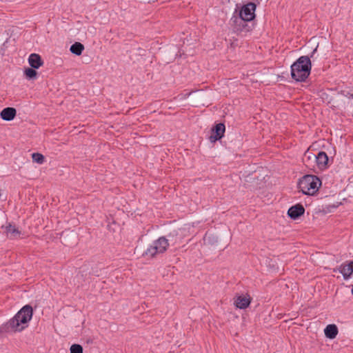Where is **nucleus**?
Listing matches in <instances>:
<instances>
[{"instance_id":"5701e85b","label":"nucleus","mask_w":353,"mask_h":353,"mask_svg":"<svg viewBox=\"0 0 353 353\" xmlns=\"http://www.w3.org/2000/svg\"><path fill=\"white\" fill-rule=\"evenodd\" d=\"M350 97L353 99V93L350 95Z\"/></svg>"},{"instance_id":"6e6552de","label":"nucleus","mask_w":353,"mask_h":353,"mask_svg":"<svg viewBox=\"0 0 353 353\" xmlns=\"http://www.w3.org/2000/svg\"><path fill=\"white\" fill-rule=\"evenodd\" d=\"M17 114L16 109L8 107L1 110L0 112L1 118L6 121H10L14 119Z\"/></svg>"},{"instance_id":"423d86ee","label":"nucleus","mask_w":353,"mask_h":353,"mask_svg":"<svg viewBox=\"0 0 353 353\" xmlns=\"http://www.w3.org/2000/svg\"><path fill=\"white\" fill-rule=\"evenodd\" d=\"M337 270L342 274L343 279L347 280L353 274V260L342 263Z\"/></svg>"},{"instance_id":"dca6fc26","label":"nucleus","mask_w":353,"mask_h":353,"mask_svg":"<svg viewBox=\"0 0 353 353\" xmlns=\"http://www.w3.org/2000/svg\"><path fill=\"white\" fill-rule=\"evenodd\" d=\"M83 50H84V46L79 42L74 43V44H72L70 46V52L72 54H76L77 56L81 55L82 54Z\"/></svg>"},{"instance_id":"9d476101","label":"nucleus","mask_w":353,"mask_h":353,"mask_svg":"<svg viewBox=\"0 0 353 353\" xmlns=\"http://www.w3.org/2000/svg\"><path fill=\"white\" fill-rule=\"evenodd\" d=\"M313 158L315 159L319 168L324 169L326 168L328 157L325 152H319L317 155L314 154Z\"/></svg>"},{"instance_id":"9b49d317","label":"nucleus","mask_w":353,"mask_h":353,"mask_svg":"<svg viewBox=\"0 0 353 353\" xmlns=\"http://www.w3.org/2000/svg\"><path fill=\"white\" fill-rule=\"evenodd\" d=\"M28 63L34 69H38L43 65V61L41 56L36 53H32L29 56Z\"/></svg>"},{"instance_id":"4be33fe9","label":"nucleus","mask_w":353,"mask_h":353,"mask_svg":"<svg viewBox=\"0 0 353 353\" xmlns=\"http://www.w3.org/2000/svg\"><path fill=\"white\" fill-rule=\"evenodd\" d=\"M351 293L353 294V288H352Z\"/></svg>"},{"instance_id":"1a4fd4ad","label":"nucleus","mask_w":353,"mask_h":353,"mask_svg":"<svg viewBox=\"0 0 353 353\" xmlns=\"http://www.w3.org/2000/svg\"><path fill=\"white\" fill-rule=\"evenodd\" d=\"M225 130V125L222 123L216 124L212 129V132L215 133V135L210 136V140L215 141L221 139L223 136Z\"/></svg>"},{"instance_id":"f03ea898","label":"nucleus","mask_w":353,"mask_h":353,"mask_svg":"<svg viewBox=\"0 0 353 353\" xmlns=\"http://www.w3.org/2000/svg\"><path fill=\"white\" fill-rule=\"evenodd\" d=\"M301 191L306 195H314L321 185V181L315 175L303 176L298 183Z\"/></svg>"},{"instance_id":"20e7f679","label":"nucleus","mask_w":353,"mask_h":353,"mask_svg":"<svg viewBox=\"0 0 353 353\" xmlns=\"http://www.w3.org/2000/svg\"><path fill=\"white\" fill-rule=\"evenodd\" d=\"M256 5L254 3L250 2L244 5L240 12L239 17L233 16L231 21L234 23L237 22L243 23V21H251L255 17Z\"/></svg>"},{"instance_id":"a211bd4d","label":"nucleus","mask_w":353,"mask_h":353,"mask_svg":"<svg viewBox=\"0 0 353 353\" xmlns=\"http://www.w3.org/2000/svg\"><path fill=\"white\" fill-rule=\"evenodd\" d=\"M32 161L37 163L42 164L45 161L44 156L39 152H35L32 154Z\"/></svg>"},{"instance_id":"aec40b11","label":"nucleus","mask_w":353,"mask_h":353,"mask_svg":"<svg viewBox=\"0 0 353 353\" xmlns=\"http://www.w3.org/2000/svg\"><path fill=\"white\" fill-rule=\"evenodd\" d=\"M70 353H83V347L79 344H73L70 347Z\"/></svg>"},{"instance_id":"f257e3e1","label":"nucleus","mask_w":353,"mask_h":353,"mask_svg":"<svg viewBox=\"0 0 353 353\" xmlns=\"http://www.w3.org/2000/svg\"><path fill=\"white\" fill-rule=\"evenodd\" d=\"M311 68L310 58L301 56L291 65V77L297 82L305 81L310 74Z\"/></svg>"},{"instance_id":"0eeeda50","label":"nucleus","mask_w":353,"mask_h":353,"mask_svg":"<svg viewBox=\"0 0 353 353\" xmlns=\"http://www.w3.org/2000/svg\"><path fill=\"white\" fill-rule=\"evenodd\" d=\"M305 212L304 207L298 203L295 205L290 207L288 211V215L293 220L297 219L299 216L303 215Z\"/></svg>"},{"instance_id":"6ab92c4d","label":"nucleus","mask_w":353,"mask_h":353,"mask_svg":"<svg viewBox=\"0 0 353 353\" xmlns=\"http://www.w3.org/2000/svg\"><path fill=\"white\" fill-rule=\"evenodd\" d=\"M246 22L248 21H243V23L237 22L236 23H233L234 29L236 32H242L244 28L247 26Z\"/></svg>"},{"instance_id":"f3484780","label":"nucleus","mask_w":353,"mask_h":353,"mask_svg":"<svg viewBox=\"0 0 353 353\" xmlns=\"http://www.w3.org/2000/svg\"><path fill=\"white\" fill-rule=\"evenodd\" d=\"M35 70L31 67L24 70V74L28 79H35L37 78V72Z\"/></svg>"},{"instance_id":"412c9836","label":"nucleus","mask_w":353,"mask_h":353,"mask_svg":"<svg viewBox=\"0 0 353 353\" xmlns=\"http://www.w3.org/2000/svg\"><path fill=\"white\" fill-rule=\"evenodd\" d=\"M191 94H192V92H188V94H184V95L182 97V99H185V98H186V97H189Z\"/></svg>"},{"instance_id":"39448f33","label":"nucleus","mask_w":353,"mask_h":353,"mask_svg":"<svg viewBox=\"0 0 353 353\" xmlns=\"http://www.w3.org/2000/svg\"><path fill=\"white\" fill-rule=\"evenodd\" d=\"M22 308L7 323L0 326V334L4 332H15L22 330Z\"/></svg>"},{"instance_id":"7ed1b4c3","label":"nucleus","mask_w":353,"mask_h":353,"mask_svg":"<svg viewBox=\"0 0 353 353\" xmlns=\"http://www.w3.org/2000/svg\"><path fill=\"white\" fill-rule=\"evenodd\" d=\"M169 246L168 241L164 236L155 240L144 252L143 256L154 257L157 254L164 253Z\"/></svg>"},{"instance_id":"f8f14e48","label":"nucleus","mask_w":353,"mask_h":353,"mask_svg":"<svg viewBox=\"0 0 353 353\" xmlns=\"http://www.w3.org/2000/svg\"><path fill=\"white\" fill-rule=\"evenodd\" d=\"M251 303V299L248 296H239L234 301V305L237 308L239 309H245L247 308Z\"/></svg>"},{"instance_id":"2eb2a0df","label":"nucleus","mask_w":353,"mask_h":353,"mask_svg":"<svg viewBox=\"0 0 353 353\" xmlns=\"http://www.w3.org/2000/svg\"><path fill=\"white\" fill-rule=\"evenodd\" d=\"M2 228H5V232L6 233L7 236L10 239H14L20 234V232L15 228V226L10 224L2 226Z\"/></svg>"},{"instance_id":"4468645a","label":"nucleus","mask_w":353,"mask_h":353,"mask_svg":"<svg viewBox=\"0 0 353 353\" xmlns=\"http://www.w3.org/2000/svg\"><path fill=\"white\" fill-rule=\"evenodd\" d=\"M33 315V308L30 305H23V325L28 323L32 317ZM28 325H26L27 327ZM26 326L23 325V329H25Z\"/></svg>"},{"instance_id":"ddd939ff","label":"nucleus","mask_w":353,"mask_h":353,"mask_svg":"<svg viewBox=\"0 0 353 353\" xmlns=\"http://www.w3.org/2000/svg\"><path fill=\"white\" fill-rule=\"evenodd\" d=\"M325 335L327 338L334 339L338 334V328L334 324H330L324 330Z\"/></svg>"}]
</instances>
